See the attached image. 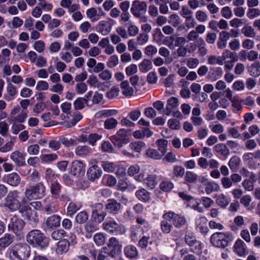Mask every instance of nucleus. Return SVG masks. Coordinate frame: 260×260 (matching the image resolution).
I'll list each match as a JSON object with an SVG mask.
<instances>
[{
	"label": "nucleus",
	"mask_w": 260,
	"mask_h": 260,
	"mask_svg": "<svg viewBox=\"0 0 260 260\" xmlns=\"http://www.w3.org/2000/svg\"><path fill=\"white\" fill-rule=\"evenodd\" d=\"M233 240L232 234L230 233L217 232L210 237V242L215 247L224 248L227 247Z\"/></svg>",
	"instance_id": "1"
},
{
	"label": "nucleus",
	"mask_w": 260,
	"mask_h": 260,
	"mask_svg": "<svg viewBox=\"0 0 260 260\" xmlns=\"http://www.w3.org/2000/svg\"><path fill=\"white\" fill-rule=\"evenodd\" d=\"M30 247L26 244H18L14 245L10 251L12 257L18 260H26L30 256Z\"/></svg>",
	"instance_id": "2"
},
{
	"label": "nucleus",
	"mask_w": 260,
	"mask_h": 260,
	"mask_svg": "<svg viewBox=\"0 0 260 260\" xmlns=\"http://www.w3.org/2000/svg\"><path fill=\"white\" fill-rule=\"evenodd\" d=\"M20 193L17 190H13L9 192L6 198V206L12 211H16L25 206L22 203V200L19 201Z\"/></svg>",
	"instance_id": "3"
},
{
	"label": "nucleus",
	"mask_w": 260,
	"mask_h": 260,
	"mask_svg": "<svg viewBox=\"0 0 260 260\" xmlns=\"http://www.w3.org/2000/svg\"><path fill=\"white\" fill-rule=\"evenodd\" d=\"M26 240L30 244H35L42 248L45 247L48 245L45 237L38 230H34L29 232L26 236Z\"/></svg>",
	"instance_id": "4"
},
{
	"label": "nucleus",
	"mask_w": 260,
	"mask_h": 260,
	"mask_svg": "<svg viewBox=\"0 0 260 260\" xmlns=\"http://www.w3.org/2000/svg\"><path fill=\"white\" fill-rule=\"evenodd\" d=\"M185 242L189 247L190 251L197 254L202 252V245L200 241L197 240L194 235L190 232H187L185 235Z\"/></svg>",
	"instance_id": "5"
},
{
	"label": "nucleus",
	"mask_w": 260,
	"mask_h": 260,
	"mask_svg": "<svg viewBox=\"0 0 260 260\" xmlns=\"http://www.w3.org/2000/svg\"><path fill=\"white\" fill-rule=\"evenodd\" d=\"M19 213L23 217L26 218L30 224L36 225L39 222L38 215L34 210H32L29 205L24 206L20 209Z\"/></svg>",
	"instance_id": "6"
},
{
	"label": "nucleus",
	"mask_w": 260,
	"mask_h": 260,
	"mask_svg": "<svg viewBox=\"0 0 260 260\" xmlns=\"http://www.w3.org/2000/svg\"><path fill=\"white\" fill-rule=\"evenodd\" d=\"M135 180L140 182H143L151 189L154 188L157 183L156 176L152 173H147L145 175L141 173L135 176Z\"/></svg>",
	"instance_id": "7"
},
{
	"label": "nucleus",
	"mask_w": 260,
	"mask_h": 260,
	"mask_svg": "<svg viewBox=\"0 0 260 260\" xmlns=\"http://www.w3.org/2000/svg\"><path fill=\"white\" fill-rule=\"evenodd\" d=\"M25 224L23 219L14 215L11 218L8 228L9 231H11L16 234H19L24 229Z\"/></svg>",
	"instance_id": "8"
},
{
	"label": "nucleus",
	"mask_w": 260,
	"mask_h": 260,
	"mask_svg": "<svg viewBox=\"0 0 260 260\" xmlns=\"http://www.w3.org/2000/svg\"><path fill=\"white\" fill-rule=\"evenodd\" d=\"M163 217L166 219L171 220L174 226L177 228H180L185 224L186 221L183 216L176 214L170 211L163 215Z\"/></svg>",
	"instance_id": "9"
},
{
	"label": "nucleus",
	"mask_w": 260,
	"mask_h": 260,
	"mask_svg": "<svg viewBox=\"0 0 260 260\" xmlns=\"http://www.w3.org/2000/svg\"><path fill=\"white\" fill-rule=\"evenodd\" d=\"M104 247L107 248L110 256L114 257L121 252L122 245L116 238L112 237L109 239L107 246Z\"/></svg>",
	"instance_id": "10"
},
{
	"label": "nucleus",
	"mask_w": 260,
	"mask_h": 260,
	"mask_svg": "<svg viewBox=\"0 0 260 260\" xmlns=\"http://www.w3.org/2000/svg\"><path fill=\"white\" fill-rule=\"evenodd\" d=\"M20 111V108L19 106H16L13 108L12 110L10 117L9 118V121L12 123H22L25 120L27 116V111L22 110L21 113L16 115Z\"/></svg>",
	"instance_id": "11"
},
{
	"label": "nucleus",
	"mask_w": 260,
	"mask_h": 260,
	"mask_svg": "<svg viewBox=\"0 0 260 260\" xmlns=\"http://www.w3.org/2000/svg\"><path fill=\"white\" fill-rule=\"evenodd\" d=\"M127 131L123 128L120 129L116 135L112 136L110 139L113 144L120 148L122 147L123 144L127 143Z\"/></svg>",
	"instance_id": "12"
},
{
	"label": "nucleus",
	"mask_w": 260,
	"mask_h": 260,
	"mask_svg": "<svg viewBox=\"0 0 260 260\" xmlns=\"http://www.w3.org/2000/svg\"><path fill=\"white\" fill-rule=\"evenodd\" d=\"M102 226L103 229L108 233L115 235L121 233V226L114 220L106 221Z\"/></svg>",
	"instance_id": "13"
},
{
	"label": "nucleus",
	"mask_w": 260,
	"mask_h": 260,
	"mask_svg": "<svg viewBox=\"0 0 260 260\" xmlns=\"http://www.w3.org/2000/svg\"><path fill=\"white\" fill-rule=\"evenodd\" d=\"M147 7L146 2L136 0L133 2L131 11L135 17H140L141 13L146 11Z\"/></svg>",
	"instance_id": "14"
},
{
	"label": "nucleus",
	"mask_w": 260,
	"mask_h": 260,
	"mask_svg": "<svg viewBox=\"0 0 260 260\" xmlns=\"http://www.w3.org/2000/svg\"><path fill=\"white\" fill-rule=\"evenodd\" d=\"M121 209V204L115 199H110L106 205L107 211L111 214H117Z\"/></svg>",
	"instance_id": "15"
},
{
	"label": "nucleus",
	"mask_w": 260,
	"mask_h": 260,
	"mask_svg": "<svg viewBox=\"0 0 260 260\" xmlns=\"http://www.w3.org/2000/svg\"><path fill=\"white\" fill-rule=\"evenodd\" d=\"M7 183L13 187L18 186L21 182L19 175L16 172H12L6 175L4 177Z\"/></svg>",
	"instance_id": "16"
},
{
	"label": "nucleus",
	"mask_w": 260,
	"mask_h": 260,
	"mask_svg": "<svg viewBox=\"0 0 260 260\" xmlns=\"http://www.w3.org/2000/svg\"><path fill=\"white\" fill-rule=\"evenodd\" d=\"M84 165L81 160H74L72 164L71 172L74 176H79L84 173Z\"/></svg>",
	"instance_id": "17"
},
{
	"label": "nucleus",
	"mask_w": 260,
	"mask_h": 260,
	"mask_svg": "<svg viewBox=\"0 0 260 260\" xmlns=\"http://www.w3.org/2000/svg\"><path fill=\"white\" fill-rule=\"evenodd\" d=\"M10 158L17 166H23L25 165V155L19 150L13 152L11 154Z\"/></svg>",
	"instance_id": "18"
},
{
	"label": "nucleus",
	"mask_w": 260,
	"mask_h": 260,
	"mask_svg": "<svg viewBox=\"0 0 260 260\" xmlns=\"http://www.w3.org/2000/svg\"><path fill=\"white\" fill-rule=\"evenodd\" d=\"M92 152L91 148L86 145H78L75 149V153L80 157H85Z\"/></svg>",
	"instance_id": "19"
},
{
	"label": "nucleus",
	"mask_w": 260,
	"mask_h": 260,
	"mask_svg": "<svg viewBox=\"0 0 260 260\" xmlns=\"http://www.w3.org/2000/svg\"><path fill=\"white\" fill-rule=\"evenodd\" d=\"M61 217L58 215H52L47 218L45 224L49 229H54L60 226Z\"/></svg>",
	"instance_id": "20"
},
{
	"label": "nucleus",
	"mask_w": 260,
	"mask_h": 260,
	"mask_svg": "<svg viewBox=\"0 0 260 260\" xmlns=\"http://www.w3.org/2000/svg\"><path fill=\"white\" fill-rule=\"evenodd\" d=\"M70 242L67 239H62L57 244L56 252L57 254L61 255L67 252L69 249Z\"/></svg>",
	"instance_id": "21"
},
{
	"label": "nucleus",
	"mask_w": 260,
	"mask_h": 260,
	"mask_svg": "<svg viewBox=\"0 0 260 260\" xmlns=\"http://www.w3.org/2000/svg\"><path fill=\"white\" fill-rule=\"evenodd\" d=\"M88 178L93 181L101 176L102 171L96 165H93L89 168L87 173Z\"/></svg>",
	"instance_id": "22"
},
{
	"label": "nucleus",
	"mask_w": 260,
	"mask_h": 260,
	"mask_svg": "<svg viewBox=\"0 0 260 260\" xmlns=\"http://www.w3.org/2000/svg\"><path fill=\"white\" fill-rule=\"evenodd\" d=\"M7 93L4 95V98L7 101L13 100L17 94V89L11 83L8 84L6 88Z\"/></svg>",
	"instance_id": "23"
},
{
	"label": "nucleus",
	"mask_w": 260,
	"mask_h": 260,
	"mask_svg": "<svg viewBox=\"0 0 260 260\" xmlns=\"http://www.w3.org/2000/svg\"><path fill=\"white\" fill-rule=\"evenodd\" d=\"M120 88L122 90V93L125 96H131L133 95L134 90L131 87L127 80L122 81L120 84Z\"/></svg>",
	"instance_id": "24"
},
{
	"label": "nucleus",
	"mask_w": 260,
	"mask_h": 260,
	"mask_svg": "<svg viewBox=\"0 0 260 260\" xmlns=\"http://www.w3.org/2000/svg\"><path fill=\"white\" fill-rule=\"evenodd\" d=\"M179 104L178 99L175 97H171L167 100L166 106V115H170L173 110L177 108Z\"/></svg>",
	"instance_id": "25"
},
{
	"label": "nucleus",
	"mask_w": 260,
	"mask_h": 260,
	"mask_svg": "<svg viewBox=\"0 0 260 260\" xmlns=\"http://www.w3.org/2000/svg\"><path fill=\"white\" fill-rule=\"evenodd\" d=\"M14 237L13 236L6 234L3 237L0 238V250L4 249L12 243Z\"/></svg>",
	"instance_id": "26"
},
{
	"label": "nucleus",
	"mask_w": 260,
	"mask_h": 260,
	"mask_svg": "<svg viewBox=\"0 0 260 260\" xmlns=\"http://www.w3.org/2000/svg\"><path fill=\"white\" fill-rule=\"evenodd\" d=\"M234 251L239 256H243L246 254V249L245 247V244L243 241L240 239L238 240L234 246Z\"/></svg>",
	"instance_id": "27"
},
{
	"label": "nucleus",
	"mask_w": 260,
	"mask_h": 260,
	"mask_svg": "<svg viewBox=\"0 0 260 260\" xmlns=\"http://www.w3.org/2000/svg\"><path fill=\"white\" fill-rule=\"evenodd\" d=\"M197 227L200 232L203 234L206 235L209 232V229L206 226V219L204 217H201L196 221Z\"/></svg>",
	"instance_id": "28"
},
{
	"label": "nucleus",
	"mask_w": 260,
	"mask_h": 260,
	"mask_svg": "<svg viewBox=\"0 0 260 260\" xmlns=\"http://www.w3.org/2000/svg\"><path fill=\"white\" fill-rule=\"evenodd\" d=\"M82 207V205L79 203L72 202L67 207V215L72 217L74 214Z\"/></svg>",
	"instance_id": "29"
},
{
	"label": "nucleus",
	"mask_w": 260,
	"mask_h": 260,
	"mask_svg": "<svg viewBox=\"0 0 260 260\" xmlns=\"http://www.w3.org/2000/svg\"><path fill=\"white\" fill-rule=\"evenodd\" d=\"M136 196L141 201L147 202L150 200V194L145 189L141 188L136 192Z\"/></svg>",
	"instance_id": "30"
},
{
	"label": "nucleus",
	"mask_w": 260,
	"mask_h": 260,
	"mask_svg": "<svg viewBox=\"0 0 260 260\" xmlns=\"http://www.w3.org/2000/svg\"><path fill=\"white\" fill-rule=\"evenodd\" d=\"M35 199L36 200V198L29 187L26 188L24 191V196L22 198V204L28 205L29 202Z\"/></svg>",
	"instance_id": "31"
},
{
	"label": "nucleus",
	"mask_w": 260,
	"mask_h": 260,
	"mask_svg": "<svg viewBox=\"0 0 260 260\" xmlns=\"http://www.w3.org/2000/svg\"><path fill=\"white\" fill-rule=\"evenodd\" d=\"M139 70L142 73H146L152 68V62L150 59H144L139 65Z\"/></svg>",
	"instance_id": "32"
},
{
	"label": "nucleus",
	"mask_w": 260,
	"mask_h": 260,
	"mask_svg": "<svg viewBox=\"0 0 260 260\" xmlns=\"http://www.w3.org/2000/svg\"><path fill=\"white\" fill-rule=\"evenodd\" d=\"M241 32L247 38H254L256 32L254 29L250 25H246L241 29Z\"/></svg>",
	"instance_id": "33"
},
{
	"label": "nucleus",
	"mask_w": 260,
	"mask_h": 260,
	"mask_svg": "<svg viewBox=\"0 0 260 260\" xmlns=\"http://www.w3.org/2000/svg\"><path fill=\"white\" fill-rule=\"evenodd\" d=\"M230 201V199L223 193L218 195L216 199V203L222 208L226 207Z\"/></svg>",
	"instance_id": "34"
},
{
	"label": "nucleus",
	"mask_w": 260,
	"mask_h": 260,
	"mask_svg": "<svg viewBox=\"0 0 260 260\" xmlns=\"http://www.w3.org/2000/svg\"><path fill=\"white\" fill-rule=\"evenodd\" d=\"M124 253L128 258H134L138 255V251L136 247L128 245L124 248Z\"/></svg>",
	"instance_id": "35"
},
{
	"label": "nucleus",
	"mask_w": 260,
	"mask_h": 260,
	"mask_svg": "<svg viewBox=\"0 0 260 260\" xmlns=\"http://www.w3.org/2000/svg\"><path fill=\"white\" fill-rule=\"evenodd\" d=\"M33 186L37 193V198H39L40 199L45 196L46 188L43 183H38L36 185H33Z\"/></svg>",
	"instance_id": "36"
},
{
	"label": "nucleus",
	"mask_w": 260,
	"mask_h": 260,
	"mask_svg": "<svg viewBox=\"0 0 260 260\" xmlns=\"http://www.w3.org/2000/svg\"><path fill=\"white\" fill-rule=\"evenodd\" d=\"M85 229L86 233V237L90 238L91 234L95 232L98 230V228L93 222L89 221L85 224Z\"/></svg>",
	"instance_id": "37"
},
{
	"label": "nucleus",
	"mask_w": 260,
	"mask_h": 260,
	"mask_svg": "<svg viewBox=\"0 0 260 260\" xmlns=\"http://www.w3.org/2000/svg\"><path fill=\"white\" fill-rule=\"evenodd\" d=\"M214 148L216 152L225 156H228L230 153L228 147L223 144H218L214 146Z\"/></svg>",
	"instance_id": "38"
},
{
	"label": "nucleus",
	"mask_w": 260,
	"mask_h": 260,
	"mask_svg": "<svg viewBox=\"0 0 260 260\" xmlns=\"http://www.w3.org/2000/svg\"><path fill=\"white\" fill-rule=\"evenodd\" d=\"M145 143L140 141L131 143L129 145L132 150L138 153H140L143 149L145 148Z\"/></svg>",
	"instance_id": "39"
},
{
	"label": "nucleus",
	"mask_w": 260,
	"mask_h": 260,
	"mask_svg": "<svg viewBox=\"0 0 260 260\" xmlns=\"http://www.w3.org/2000/svg\"><path fill=\"white\" fill-rule=\"evenodd\" d=\"M163 220L161 221V229L162 231L166 234L171 231L172 224L170 222L171 220L166 219L162 216Z\"/></svg>",
	"instance_id": "40"
},
{
	"label": "nucleus",
	"mask_w": 260,
	"mask_h": 260,
	"mask_svg": "<svg viewBox=\"0 0 260 260\" xmlns=\"http://www.w3.org/2000/svg\"><path fill=\"white\" fill-rule=\"evenodd\" d=\"M220 189L219 184L214 182H208L205 187V191L207 194H209L213 191H218Z\"/></svg>",
	"instance_id": "41"
},
{
	"label": "nucleus",
	"mask_w": 260,
	"mask_h": 260,
	"mask_svg": "<svg viewBox=\"0 0 260 260\" xmlns=\"http://www.w3.org/2000/svg\"><path fill=\"white\" fill-rule=\"evenodd\" d=\"M156 143L158 147V150L164 155L167 152L168 141L164 139H158L156 141Z\"/></svg>",
	"instance_id": "42"
},
{
	"label": "nucleus",
	"mask_w": 260,
	"mask_h": 260,
	"mask_svg": "<svg viewBox=\"0 0 260 260\" xmlns=\"http://www.w3.org/2000/svg\"><path fill=\"white\" fill-rule=\"evenodd\" d=\"M88 218V215L86 211H82L78 213L75 217L76 222L79 224L85 223Z\"/></svg>",
	"instance_id": "43"
},
{
	"label": "nucleus",
	"mask_w": 260,
	"mask_h": 260,
	"mask_svg": "<svg viewBox=\"0 0 260 260\" xmlns=\"http://www.w3.org/2000/svg\"><path fill=\"white\" fill-rule=\"evenodd\" d=\"M85 104L87 105V99L78 98L74 101L73 105L76 110H81L84 107Z\"/></svg>",
	"instance_id": "44"
},
{
	"label": "nucleus",
	"mask_w": 260,
	"mask_h": 260,
	"mask_svg": "<svg viewBox=\"0 0 260 260\" xmlns=\"http://www.w3.org/2000/svg\"><path fill=\"white\" fill-rule=\"evenodd\" d=\"M118 124V121L114 118L107 119L104 122V127L107 129L115 128Z\"/></svg>",
	"instance_id": "45"
},
{
	"label": "nucleus",
	"mask_w": 260,
	"mask_h": 260,
	"mask_svg": "<svg viewBox=\"0 0 260 260\" xmlns=\"http://www.w3.org/2000/svg\"><path fill=\"white\" fill-rule=\"evenodd\" d=\"M249 72L252 76H259L260 75V63L258 62L252 64L250 67Z\"/></svg>",
	"instance_id": "46"
},
{
	"label": "nucleus",
	"mask_w": 260,
	"mask_h": 260,
	"mask_svg": "<svg viewBox=\"0 0 260 260\" xmlns=\"http://www.w3.org/2000/svg\"><path fill=\"white\" fill-rule=\"evenodd\" d=\"M222 58L220 56H217L214 55H210L208 57V63L211 65H215L217 64L222 65L223 63Z\"/></svg>",
	"instance_id": "47"
},
{
	"label": "nucleus",
	"mask_w": 260,
	"mask_h": 260,
	"mask_svg": "<svg viewBox=\"0 0 260 260\" xmlns=\"http://www.w3.org/2000/svg\"><path fill=\"white\" fill-rule=\"evenodd\" d=\"M102 166L105 171L109 173L113 172L117 167L114 162L109 161H103Z\"/></svg>",
	"instance_id": "48"
},
{
	"label": "nucleus",
	"mask_w": 260,
	"mask_h": 260,
	"mask_svg": "<svg viewBox=\"0 0 260 260\" xmlns=\"http://www.w3.org/2000/svg\"><path fill=\"white\" fill-rule=\"evenodd\" d=\"M146 155L148 157L154 159H160L162 157V155L157 150L154 149H148L146 152Z\"/></svg>",
	"instance_id": "49"
},
{
	"label": "nucleus",
	"mask_w": 260,
	"mask_h": 260,
	"mask_svg": "<svg viewBox=\"0 0 260 260\" xmlns=\"http://www.w3.org/2000/svg\"><path fill=\"white\" fill-rule=\"evenodd\" d=\"M169 23L173 27H177L180 24V18L178 15L173 14L169 17Z\"/></svg>",
	"instance_id": "50"
},
{
	"label": "nucleus",
	"mask_w": 260,
	"mask_h": 260,
	"mask_svg": "<svg viewBox=\"0 0 260 260\" xmlns=\"http://www.w3.org/2000/svg\"><path fill=\"white\" fill-rule=\"evenodd\" d=\"M93 241L98 246H102L105 242V237L102 233H97L93 237Z\"/></svg>",
	"instance_id": "51"
},
{
	"label": "nucleus",
	"mask_w": 260,
	"mask_h": 260,
	"mask_svg": "<svg viewBox=\"0 0 260 260\" xmlns=\"http://www.w3.org/2000/svg\"><path fill=\"white\" fill-rule=\"evenodd\" d=\"M157 52V48L152 45L146 46L144 49V53L148 56H153Z\"/></svg>",
	"instance_id": "52"
},
{
	"label": "nucleus",
	"mask_w": 260,
	"mask_h": 260,
	"mask_svg": "<svg viewBox=\"0 0 260 260\" xmlns=\"http://www.w3.org/2000/svg\"><path fill=\"white\" fill-rule=\"evenodd\" d=\"M109 256H110V254L107 248L103 247L99 251L95 260H107Z\"/></svg>",
	"instance_id": "53"
},
{
	"label": "nucleus",
	"mask_w": 260,
	"mask_h": 260,
	"mask_svg": "<svg viewBox=\"0 0 260 260\" xmlns=\"http://www.w3.org/2000/svg\"><path fill=\"white\" fill-rule=\"evenodd\" d=\"M149 36L146 33H141L137 37V42L139 45H143L148 42Z\"/></svg>",
	"instance_id": "54"
},
{
	"label": "nucleus",
	"mask_w": 260,
	"mask_h": 260,
	"mask_svg": "<svg viewBox=\"0 0 260 260\" xmlns=\"http://www.w3.org/2000/svg\"><path fill=\"white\" fill-rule=\"evenodd\" d=\"M40 147L38 144H32L29 145L27 148V152L29 155H37L39 154Z\"/></svg>",
	"instance_id": "55"
},
{
	"label": "nucleus",
	"mask_w": 260,
	"mask_h": 260,
	"mask_svg": "<svg viewBox=\"0 0 260 260\" xmlns=\"http://www.w3.org/2000/svg\"><path fill=\"white\" fill-rule=\"evenodd\" d=\"M107 215L106 212H102L100 213H96L92 214V217L94 219V221L98 223H101L104 220Z\"/></svg>",
	"instance_id": "56"
},
{
	"label": "nucleus",
	"mask_w": 260,
	"mask_h": 260,
	"mask_svg": "<svg viewBox=\"0 0 260 260\" xmlns=\"http://www.w3.org/2000/svg\"><path fill=\"white\" fill-rule=\"evenodd\" d=\"M260 16V10L258 9L251 8L249 9L247 13V16L248 18L252 19Z\"/></svg>",
	"instance_id": "57"
},
{
	"label": "nucleus",
	"mask_w": 260,
	"mask_h": 260,
	"mask_svg": "<svg viewBox=\"0 0 260 260\" xmlns=\"http://www.w3.org/2000/svg\"><path fill=\"white\" fill-rule=\"evenodd\" d=\"M154 40L157 43H159L161 42L164 36L160 28H156L154 31V34L153 35Z\"/></svg>",
	"instance_id": "58"
},
{
	"label": "nucleus",
	"mask_w": 260,
	"mask_h": 260,
	"mask_svg": "<svg viewBox=\"0 0 260 260\" xmlns=\"http://www.w3.org/2000/svg\"><path fill=\"white\" fill-rule=\"evenodd\" d=\"M102 138V136L101 135L96 133L90 134L88 136V143L91 145L94 146L96 142Z\"/></svg>",
	"instance_id": "59"
},
{
	"label": "nucleus",
	"mask_w": 260,
	"mask_h": 260,
	"mask_svg": "<svg viewBox=\"0 0 260 260\" xmlns=\"http://www.w3.org/2000/svg\"><path fill=\"white\" fill-rule=\"evenodd\" d=\"M86 15L92 21L96 20L97 9L94 8L88 9L86 11Z\"/></svg>",
	"instance_id": "60"
},
{
	"label": "nucleus",
	"mask_w": 260,
	"mask_h": 260,
	"mask_svg": "<svg viewBox=\"0 0 260 260\" xmlns=\"http://www.w3.org/2000/svg\"><path fill=\"white\" fill-rule=\"evenodd\" d=\"M140 170V168L138 165L131 166L127 170V174L129 176H135Z\"/></svg>",
	"instance_id": "61"
},
{
	"label": "nucleus",
	"mask_w": 260,
	"mask_h": 260,
	"mask_svg": "<svg viewBox=\"0 0 260 260\" xmlns=\"http://www.w3.org/2000/svg\"><path fill=\"white\" fill-rule=\"evenodd\" d=\"M60 142L66 147H70L76 145L77 141L73 139H68L63 137L60 139Z\"/></svg>",
	"instance_id": "62"
},
{
	"label": "nucleus",
	"mask_w": 260,
	"mask_h": 260,
	"mask_svg": "<svg viewBox=\"0 0 260 260\" xmlns=\"http://www.w3.org/2000/svg\"><path fill=\"white\" fill-rule=\"evenodd\" d=\"M119 89L118 87H113L107 92L106 96L109 99L116 98L119 94Z\"/></svg>",
	"instance_id": "63"
},
{
	"label": "nucleus",
	"mask_w": 260,
	"mask_h": 260,
	"mask_svg": "<svg viewBox=\"0 0 260 260\" xmlns=\"http://www.w3.org/2000/svg\"><path fill=\"white\" fill-rule=\"evenodd\" d=\"M197 179V175L193 172L187 171L185 175V180L189 183H193Z\"/></svg>",
	"instance_id": "64"
}]
</instances>
